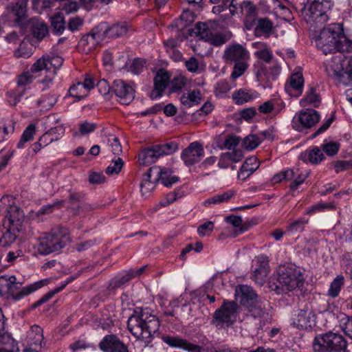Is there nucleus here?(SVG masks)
<instances>
[{
  "label": "nucleus",
  "instance_id": "nucleus-25",
  "mask_svg": "<svg viewBox=\"0 0 352 352\" xmlns=\"http://www.w3.org/2000/svg\"><path fill=\"white\" fill-rule=\"evenodd\" d=\"M252 47L256 50L254 55L259 59L258 60H262L265 63H272L274 58L273 52L266 43L254 42L252 43Z\"/></svg>",
  "mask_w": 352,
  "mask_h": 352
},
{
  "label": "nucleus",
  "instance_id": "nucleus-36",
  "mask_svg": "<svg viewBox=\"0 0 352 352\" xmlns=\"http://www.w3.org/2000/svg\"><path fill=\"white\" fill-rule=\"evenodd\" d=\"M249 312L251 316L256 319H258L260 322H264L268 317V314L266 312L263 305L256 300L252 304L247 306Z\"/></svg>",
  "mask_w": 352,
  "mask_h": 352
},
{
  "label": "nucleus",
  "instance_id": "nucleus-52",
  "mask_svg": "<svg viewBox=\"0 0 352 352\" xmlns=\"http://www.w3.org/2000/svg\"><path fill=\"white\" fill-rule=\"evenodd\" d=\"M248 67L249 64L248 61L243 60L242 62L234 63L233 71L230 75V78L232 80H235L239 78L245 73Z\"/></svg>",
  "mask_w": 352,
  "mask_h": 352
},
{
  "label": "nucleus",
  "instance_id": "nucleus-7",
  "mask_svg": "<svg viewBox=\"0 0 352 352\" xmlns=\"http://www.w3.org/2000/svg\"><path fill=\"white\" fill-rule=\"evenodd\" d=\"M326 72L329 76L344 85L352 82V59L342 54L333 56L326 62Z\"/></svg>",
  "mask_w": 352,
  "mask_h": 352
},
{
  "label": "nucleus",
  "instance_id": "nucleus-46",
  "mask_svg": "<svg viewBox=\"0 0 352 352\" xmlns=\"http://www.w3.org/2000/svg\"><path fill=\"white\" fill-rule=\"evenodd\" d=\"M52 31L56 34H61L65 29V21L61 13L54 14L51 19Z\"/></svg>",
  "mask_w": 352,
  "mask_h": 352
},
{
  "label": "nucleus",
  "instance_id": "nucleus-47",
  "mask_svg": "<svg viewBox=\"0 0 352 352\" xmlns=\"http://www.w3.org/2000/svg\"><path fill=\"white\" fill-rule=\"evenodd\" d=\"M127 25L124 23H116L109 27L108 25L109 38H118L126 34Z\"/></svg>",
  "mask_w": 352,
  "mask_h": 352
},
{
  "label": "nucleus",
  "instance_id": "nucleus-34",
  "mask_svg": "<svg viewBox=\"0 0 352 352\" xmlns=\"http://www.w3.org/2000/svg\"><path fill=\"white\" fill-rule=\"evenodd\" d=\"M253 73L258 82L263 83L270 81V75L265 64L257 60L253 65Z\"/></svg>",
  "mask_w": 352,
  "mask_h": 352
},
{
  "label": "nucleus",
  "instance_id": "nucleus-58",
  "mask_svg": "<svg viewBox=\"0 0 352 352\" xmlns=\"http://www.w3.org/2000/svg\"><path fill=\"white\" fill-rule=\"evenodd\" d=\"M294 175V172L289 170V169L280 171V173L274 175L272 178V182L273 184H278L283 181H290Z\"/></svg>",
  "mask_w": 352,
  "mask_h": 352
},
{
  "label": "nucleus",
  "instance_id": "nucleus-2",
  "mask_svg": "<svg viewBox=\"0 0 352 352\" xmlns=\"http://www.w3.org/2000/svg\"><path fill=\"white\" fill-rule=\"evenodd\" d=\"M127 327L134 337L149 344L158 331L160 322L148 309L136 308L127 320Z\"/></svg>",
  "mask_w": 352,
  "mask_h": 352
},
{
  "label": "nucleus",
  "instance_id": "nucleus-6",
  "mask_svg": "<svg viewBox=\"0 0 352 352\" xmlns=\"http://www.w3.org/2000/svg\"><path fill=\"white\" fill-rule=\"evenodd\" d=\"M69 241L67 229L56 228L38 239V252L43 255L59 251Z\"/></svg>",
  "mask_w": 352,
  "mask_h": 352
},
{
  "label": "nucleus",
  "instance_id": "nucleus-15",
  "mask_svg": "<svg viewBox=\"0 0 352 352\" xmlns=\"http://www.w3.org/2000/svg\"><path fill=\"white\" fill-rule=\"evenodd\" d=\"M27 2L28 0H16L6 6L7 13L14 18V21L19 26L27 24Z\"/></svg>",
  "mask_w": 352,
  "mask_h": 352
},
{
  "label": "nucleus",
  "instance_id": "nucleus-53",
  "mask_svg": "<svg viewBox=\"0 0 352 352\" xmlns=\"http://www.w3.org/2000/svg\"><path fill=\"white\" fill-rule=\"evenodd\" d=\"M124 166V162L120 157L113 159L111 163L107 166L106 173L112 175H118Z\"/></svg>",
  "mask_w": 352,
  "mask_h": 352
},
{
  "label": "nucleus",
  "instance_id": "nucleus-22",
  "mask_svg": "<svg viewBox=\"0 0 352 352\" xmlns=\"http://www.w3.org/2000/svg\"><path fill=\"white\" fill-rule=\"evenodd\" d=\"M151 171H153L157 181H160L167 187L171 186L179 180L178 177L173 175V171L168 168L155 166L151 168Z\"/></svg>",
  "mask_w": 352,
  "mask_h": 352
},
{
  "label": "nucleus",
  "instance_id": "nucleus-38",
  "mask_svg": "<svg viewBox=\"0 0 352 352\" xmlns=\"http://www.w3.org/2000/svg\"><path fill=\"white\" fill-rule=\"evenodd\" d=\"M181 102L186 107H191L197 105L201 100V93L199 91L193 90L184 94L180 98Z\"/></svg>",
  "mask_w": 352,
  "mask_h": 352
},
{
  "label": "nucleus",
  "instance_id": "nucleus-50",
  "mask_svg": "<svg viewBox=\"0 0 352 352\" xmlns=\"http://www.w3.org/2000/svg\"><path fill=\"white\" fill-rule=\"evenodd\" d=\"M187 83L188 79L184 76L182 74L175 76L170 82V91L177 92L180 91L186 86Z\"/></svg>",
  "mask_w": 352,
  "mask_h": 352
},
{
  "label": "nucleus",
  "instance_id": "nucleus-9",
  "mask_svg": "<svg viewBox=\"0 0 352 352\" xmlns=\"http://www.w3.org/2000/svg\"><path fill=\"white\" fill-rule=\"evenodd\" d=\"M177 149V144L174 142L156 144L141 151L138 161L141 165L147 166L155 162L162 156L173 154Z\"/></svg>",
  "mask_w": 352,
  "mask_h": 352
},
{
  "label": "nucleus",
  "instance_id": "nucleus-30",
  "mask_svg": "<svg viewBox=\"0 0 352 352\" xmlns=\"http://www.w3.org/2000/svg\"><path fill=\"white\" fill-rule=\"evenodd\" d=\"M257 263H264L263 267H258L255 269L253 274L254 280L258 284L262 285L269 272V261L267 257L261 255L257 257Z\"/></svg>",
  "mask_w": 352,
  "mask_h": 352
},
{
  "label": "nucleus",
  "instance_id": "nucleus-43",
  "mask_svg": "<svg viewBox=\"0 0 352 352\" xmlns=\"http://www.w3.org/2000/svg\"><path fill=\"white\" fill-rule=\"evenodd\" d=\"M30 70L34 75H37V77L40 75L39 74L43 71L45 72L50 71L51 67L48 65V56H43L38 59L32 65Z\"/></svg>",
  "mask_w": 352,
  "mask_h": 352
},
{
  "label": "nucleus",
  "instance_id": "nucleus-27",
  "mask_svg": "<svg viewBox=\"0 0 352 352\" xmlns=\"http://www.w3.org/2000/svg\"><path fill=\"white\" fill-rule=\"evenodd\" d=\"M88 94V74H85L83 82H78L72 85L69 89V96L74 98L76 101H79L87 97Z\"/></svg>",
  "mask_w": 352,
  "mask_h": 352
},
{
  "label": "nucleus",
  "instance_id": "nucleus-44",
  "mask_svg": "<svg viewBox=\"0 0 352 352\" xmlns=\"http://www.w3.org/2000/svg\"><path fill=\"white\" fill-rule=\"evenodd\" d=\"M344 279L342 275L337 276L331 283L327 295L331 298H336L339 296L340 290L344 285Z\"/></svg>",
  "mask_w": 352,
  "mask_h": 352
},
{
  "label": "nucleus",
  "instance_id": "nucleus-23",
  "mask_svg": "<svg viewBox=\"0 0 352 352\" xmlns=\"http://www.w3.org/2000/svg\"><path fill=\"white\" fill-rule=\"evenodd\" d=\"M235 297L236 300L246 307L255 302L257 298V296L252 288L245 285H239L236 288Z\"/></svg>",
  "mask_w": 352,
  "mask_h": 352
},
{
  "label": "nucleus",
  "instance_id": "nucleus-54",
  "mask_svg": "<svg viewBox=\"0 0 352 352\" xmlns=\"http://www.w3.org/2000/svg\"><path fill=\"white\" fill-rule=\"evenodd\" d=\"M146 67V61L142 58L134 59L128 66L129 71L134 74L141 73Z\"/></svg>",
  "mask_w": 352,
  "mask_h": 352
},
{
  "label": "nucleus",
  "instance_id": "nucleus-14",
  "mask_svg": "<svg viewBox=\"0 0 352 352\" xmlns=\"http://www.w3.org/2000/svg\"><path fill=\"white\" fill-rule=\"evenodd\" d=\"M254 11V9L251 6L248 8L249 15L245 17V24L247 29L250 30L254 24L256 25L254 31L256 35H263L265 37H269L272 30V22L266 18H261L258 19L257 23H255L254 16L251 14Z\"/></svg>",
  "mask_w": 352,
  "mask_h": 352
},
{
  "label": "nucleus",
  "instance_id": "nucleus-61",
  "mask_svg": "<svg viewBox=\"0 0 352 352\" xmlns=\"http://www.w3.org/2000/svg\"><path fill=\"white\" fill-rule=\"evenodd\" d=\"M36 77L37 75H34L29 69L19 76L17 85L25 87L27 85L30 84Z\"/></svg>",
  "mask_w": 352,
  "mask_h": 352
},
{
  "label": "nucleus",
  "instance_id": "nucleus-40",
  "mask_svg": "<svg viewBox=\"0 0 352 352\" xmlns=\"http://www.w3.org/2000/svg\"><path fill=\"white\" fill-rule=\"evenodd\" d=\"M72 280V278L70 277L65 281L63 282L62 284L56 287L54 289L47 292L41 298H40L38 301L35 302L32 305V309H36L42 304L47 302L50 299H51L55 294H58L60 291H62L67 284H69Z\"/></svg>",
  "mask_w": 352,
  "mask_h": 352
},
{
  "label": "nucleus",
  "instance_id": "nucleus-5",
  "mask_svg": "<svg viewBox=\"0 0 352 352\" xmlns=\"http://www.w3.org/2000/svg\"><path fill=\"white\" fill-rule=\"evenodd\" d=\"M332 6V0H307L302 12L305 21L314 30L320 28L329 20Z\"/></svg>",
  "mask_w": 352,
  "mask_h": 352
},
{
  "label": "nucleus",
  "instance_id": "nucleus-12",
  "mask_svg": "<svg viewBox=\"0 0 352 352\" xmlns=\"http://www.w3.org/2000/svg\"><path fill=\"white\" fill-rule=\"evenodd\" d=\"M320 120L318 111L313 109H305L296 113L292 120V126L297 131H302L314 126Z\"/></svg>",
  "mask_w": 352,
  "mask_h": 352
},
{
  "label": "nucleus",
  "instance_id": "nucleus-45",
  "mask_svg": "<svg viewBox=\"0 0 352 352\" xmlns=\"http://www.w3.org/2000/svg\"><path fill=\"white\" fill-rule=\"evenodd\" d=\"M235 86V83H229L226 80H221L214 87L215 96L219 98H225L230 89Z\"/></svg>",
  "mask_w": 352,
  "mask_h": 352
},
{
  "label": "nucleus",
  "instance_id": "nucleus-3",
  "mask_svg": "<svg viewBox=\"0 0 352 352\" xmlns=\"http://www.w3.org/2000/svg\"><path fill=\"white\" fill-rule=\"evenodd\" d=\"M304 276L300 269L293 263L280 265L277 270L276 283L273 288L278 294L294 291L302 286Z\"/></svg>",
  "mask_w": 352,
  "mask_h": 352
},
{
  "label": "nucleus",
  "instance_id": "nucleus-29",
  "mask_svg": "<svg viewBox=\"0 0 352 352\" xmlns=\"http://www.w3.org/2000/svg\"><path fill=\"white\" fill-rule=\"evenodd\" d=\"M0 352H19L17 343L5 329L0 331Z\"/></svg>",
  "mask_w": 352,
  "mask_h": 352
},
{
  "label": "nucleus",
  "instance_id": "nucleus-56",
  "mask_svg": "<svg viewBox=\"0 0 352 352\" xmlns=\"http://www.w3.org/2000/svg\"><path fill=\"white\" fill-rule=\"evenodd\" d=\"M65 200H56L51 204L43 206L38 211V214H48L53 212L54 208H59L65 204Z\"/></svg>",
  "mask_w": 352,
  "mask_h": 352
},
{
  "label": "nucleus",
  "instance_id": "nucleus-51",
  "mask_svg": "<svg viewBox=\"0 0 352 352\" xmlns=\"http://www.w3.org/2000/svg\"><path fill=\"white\" fill-rule=\"evenodd\" d=\"M25 90V87L18 85L15 90L9 91L8 93L9 103L12 106L16 105L24 95Z\"/></svg>",
  "mask_w": 352,
  "mask_h": 352
},
{
  "label": "nucleus",
  "instance_id": "nucleus-42",
  "mask_svg": "<svg viewBox=\"0 0 352 352\" xmlns=\"http://www.w3.org/2000/svg\"><path fill=\"white\" fill-rule=\"evenodd\" d=\"M309 223V219L300 217L292 221L287 226V231L291 234L302 232L305 226Z\"/></svg>",
  "mask_w": 352,
  "mask_h": 352
},
{
  "label": "nucleus",
  "instance_id": "nucleus-48",
  "mask_svg": "<svg viewBox=\"0 0 352 352\" xmlns=\"http://www.w3.org/2000/svg\"><path fill=\"white\" fill-rule=\"evenodd\" d=\"M36 133V126L34 124H30L23 131L20 140L17 144V148H22L26 142L33 140Z\"/></svg>",
  "mask_w": 352,
  "mask_h": 352
},
{
  "label": "nucleus",
  "instance_id": "nucleus-8",
  "mask_svg": "<svg viewBox=\"0 0 352 352\" xmlns=\"http://www.w3.org/2000/svg\"><path fill=\"white\" fill-rule=\"evenodd\" d=\"M313 348L314 352H346V342L341 335L329 332L316 336Z\"/></svg>",
  "mask_w": 352,
  "mask_h": 352
},
{
  "label": "nucleus",
  "instance_id": "nucleus-28",
  "mask_svg": "<svg viewBox=\"0 0 352 352\" xmlns=\"http://www.w3.org/2000/svg\"><path fill=\"white\" fill-rule=\"evenodd\" d=\"M258 95L254 90L239 89L232 94V100L236 104H243L256 99Z\"/></svg>",
  "mask_w": 352,
  "mask_h": 352
},
{
  "label": "nucleus",
  "instance_id": "nucleus-55",
  "mask_svg": "<svg viewBox=\"0 0 352 352\" xmlns=\"http://www.w3.org/2000/svg\"><path fill=\"white\" fill-rule=\"evenodd\" d=\"M260 143L259 138L255 135H250L243 139L242 144L245 149L251 151L256 148Z\"/></svg>",
  "mask_w": 352,
  "mask_h": 352
},
{
  "label": "nucleus",
  "instance_id": "nucleus-39",
  "mask_svg": "<svg viewBox=\"0 0 352 352\" xmlns=\"http://www.w3.org/2000/svg\"><path fill=\"white\" fill-rule=\"evenodd\" d=\"M320 102V96L316 93L315 88L313 87H309L305 97L300 100L302 105L309 104L314 107H318Z\"/></svg>",
  "mask_w": 352,
  "mask_h": 352
},
{
  "label": "nucleus",
  "instance_id": "nucleus-63",
  "mask_svg": "<svg viewBox=\"0 0 352 352\" xmlns=\"http://www.w3.org/2000/svg\"><path fill=\"white\" fill-rule=\"evenodd\" d=\"M308 160L312 164H318L323 160V153L318 147L308 151Z\"/></svg>",
  "mask_w": 352,
  "mask_h": 352
},
{
  "label": "nucleus",
  "instance_id": "nucleus-31",
  "mask_svg": "<svg viewBox=\"0 0 352 352\" xmlns=\"http://www.w3.org/2000/svg\"><path fill=\"white\" fill-rule=\"evenodd\" d=\"M157 182L156 176L153 171H151V168L144 174L140 183V190L143 195H146L151 192L155 188Z\"/></svg>",
  "mask_w": 352,
  "mask_h": 352
},
{
  "label": "nucleus",
  "instance_id": "nucleus-1",
  "mask_svg": "<svg viewBox=\"0 0 352 352\" xmlns=\"http://www.w3.org/2000/svg\"><path fill=\"white\" fill-rule=\"evenodd\" d=\"M316 47L324 54L336 50L349 52L352 49V41L348 39L340 23H332L324 27L314 38Z\"/></svg>",
  "mask_w": 352,
  "mask_h": 352
},
{
  "label": "nucleus",
  "instance_id": "nucleus-13",
  "mask_svg": "<svg viewBox=\"0 0 352 352\" xmlns=\"http://www.w3.org/2000/svg\"><path fill=\"white\" fill-rule=\"evenodd\" d=\"M316 323V316L312 307L307 304L297 311L292 319L291 325L298 329L311 330Z\"/></svg>",
  "mask_w": 352,
  "mask_h": 352
},
{
  "label": "nucleus",
  "instance_id": "nucleus-20",
  "mask_svg": "<svg viewBox=\"0 0 352 352\" xmlns=\"http://www.w3.org/2000/svg\"><path fill=\"white\" fill-rule=\"evenodd\" d=\"M99 346L104 352H129L127 346L114 335L106 336Z\"/></svg>",
  "mask_w": 352,
  "mask_h": 352
},
{
  "label": "nucleus",
  "instance_id": "nucleus-24",
  "mask_svg": "<svg viewBox=\"0 0 352 352\" xmlns=\"http://www.w3.org/2000/svg\"><path fill=\"white\" fill-rule=\"evenodd\" d=\"M27 23L32 35L38 41L42 40L48 35L49 28L44 21L34 17L28 21Z\"/></svg>",
  "mask_w": 352,
  "mask_h": 352
},
{
  "label": "nucleus",
  "instance_id": "nucleus-57",
  "mask_svg": "<svg viewBox=\"0 0 352 352\" xmlns=\"http://www.w3.org/2000/svg\"><path fill=\"white\" fill-rule=\"evenodd\" d=\"M131 277L132 276L129 274L118 275L111 280L110 287L113 289L120 287L122 285L127 283L131 278Z\"/></svg>",
  "mask_w": 352,
  "mask_h": 352
},
{
  "label": "nucleus",
  "instance_id": "nucleus-21",
  "mask_svg": "<svg viewBox=\"0 0 352 352\" xmlns=\"http://www.w3.org/2000/svg\"><path fill=\"white\" fill-rule=\"evenodd\" d=\"M170 82V75L164 69H160L154 78V89L151 93L153 99L160 98L163 94Z\"/></svg>",
  "mask_w": 352,
  "mask_h": 352
},
{
  "label": "nucleus",
  "instance_id": "nucleus-59",
  "mask_svg": "<svg viewBox=\"0 0 352 352\" xmlns=\"http://www.w3.org/2000/svg\"><path fill=\"white\" fill-rule=\"evenodd\" d=\"M56 98L54 95L43 96L38 100L36 103L38 106H42L45 109H51L56 102Z\"/></svg>",
  "mask_w": 352,
  "mask_h": 352
},
{
  "label": "nucleus",
  "instance_id": "nucleus-37",
  "mask_svg": "<svg viewBox=\"0 0 352 352\" xmlns=\"http://www.w3.org/2000/svg\"><path fill=\"white\" fill-rule=\"evenodd\" d=\"M294 172V175L290 181L292 182L290 184L292 189H296L300 184H302L305 179L309 176V172L307 170H303L299 168H294L289 169Z\"/></svg>",
  "mask_w": 352,
  "mask_h": 352
},
{
  "label": "nucleus",
  "instance_id": "nucleus-64",
  "mask_svg": "<svg viewBox=\"0 0 352 352\" xmlns=\"http://www.w3.org/2000/svg\"><path fill=\"white\" fill-rule=\"evenodd\" d=\"M340 327L346 335L352 339V317L344 316L341 318Z\"/></svg>",
  "mask_w": 352,
  "mask_h": 352
},
{
  "label": "nucleus",
  "instance_id": "nucleus-32",
  "mask_svg": "<svg viewBox=\"0 0 352 352\" xmlns=\"http://www.w3.org/2000/svg\"><path fill=\"white\" fill-rule=\"evenodd\" d=\"M285 108L284 102L278 103L276 100H269L258 106V111L263 114H278Z\"/></svg>",
  "mask_w": 352,
  "mask_h": 352
},
{
  "label": "nucleus",
  "instance_id": "nucleus-26",
  "mask_svg": "<svg viewBox=\"0 0 352 352\" xmlns=\"http://www.w3.org/2000/svg\"><path fill=\"white\" fill-rule=\"evenodd\" d=\"M259 167V162L255 156H252L245 160L238 172V178L245 180Z\"/></svg>",
  "mask_w": 352,
  "mask_h": 352
},
{
  "label": "nucleus",
  "instance_id": "nucleus-19",
  "mask_svg": "<svg viewBox=\"0 0 352 352\" xmlns=\"http://www.w3.org/2000/svg\"><path fill=\"white\" fill-rule=\"evenodd\" d=\"M224 58L227 61L232 63L248 61L250 54L248 51L239 44L232 45L226 48Z\"/></svg>",
  "mask_w": 352,
  "mask_h": 352
},
{
  "label": "nucleus",
  "instance_id": "nucleus-4",
  "mask_svg": "<svg viewBox=\"0 0 352 352\" xmlns=\"http://www.w3.org/2000/svg\"><path fill=\"white\" fill-rule=\"evenodd\" d=\"M48 283V279H43L21 288L22 283L17 281L14 276H0V295L6 298L12 297L14 300H19Z\"/></svg>",
  "mask_w": 352,
  "mask_h": 352
},
{
  "label": "nucleus",
  "instance_id": "nucleus-33",
  "mask_svg": "<svg viewBox=\"0 0 352 352\" xmlns=\"http://www.w3.org/2000/svg\"><path fill=\"white\" fill-rule=\"evenodd\" d=\"M6 230L0 236V246L3 248L10 247L14 243L18 236V233L21 230H14L10 226H3Z\"/></svg>",
  "mask_w": 352,
  "mask_h": 352
},
{
  "label": "nucleus",
  "instance_id": "nucleus-49",
  "mask_svg": "<svg viewBox=\"0 0 352 352\" xmlns=\"http://www.w3.org/2000/svg\"><path fill=\"white\" fill-rule=\"evenodd\" d=\"M234 193L232 191L223 192L222 194H217L212 197L208 199L204 202L205 206H209L211 204H219L221 203L228 201Z\"/></svg>",
  "mask_w": 352,
  "mask_h": 352
},
{
  "label": "nucleus",
  "instance_id": "nucleus-10",
  "mask_svg": "<svg viewBox=\"0 0 352 352\" xmlns=\"http://www.w3.org/2000/svg\"><path fill=\"white\" fill-rule=\"evenodd\" d=\"M8 197L0 201V208L4 209L2 226H10L14 230H21L25 214L21 208L15 204H6Z\"/></svg>",
  "mask_w": 352,
  "mask_h": 352
},
{
  "label": "nucleus",
  "instance_id": "nucleus-16",
  "mask_svg": "<svg viewBox=\"0 0 352 352\" xmlns=\"http://www.w3.org/2000/svg\"><path fill=\"white\" fill-rule=\"evenodd\" d=\"M204 156V146L197 141L191 142L181 153V158L187 166L198 163Z\"/></svg>",
  "mask_w": 352,
  "mask_h": 352
},
{
  "label": "nucleus",
  "instance_id": "nucleus-60",
  "mask_svg": "<svg viewBox=\"0 0 352 352\" xmlns=\"http://www.w3.org/2000/svg\"><path fill=\"white\" fill-rule=\"evenodd\" d=\"M108 144L111 148L113 154L119 155L122 153V146L120 143L119 139L116 136L110 135L108 137Z\"/></svg>",
  "mask_w": 352,
  "mask_h": 352
},
{
  "label": "nucleus",
  "instance_id": "nucleus-11",
  "mask_svg": "<svg viewBox=\"0 0 352 352\" xmlns=\"http://www.w3.org/2000/svg\"><path fill=\"white\" fill-rule=\"evenodd\" d=\"M236 310L237 305L234 302L224 301L221 307L214 311L212 324L218 329L231 326L236 319Z\"/></svg>",
  "mask_w": 352,
  "mask_h": 352
},
{
  "label": "nucleus",
  "instance_id": "nucleus-18",
  "mask_svg": "<svg viewBox=\"0 0 352 352\" xmlns=\"http://www.w3.org/2000/svg\"><path fill=\"white\" fill-rule=\"evenodd\" d=\"M112 88L122 104H128L134 98L133 87L122 80H115Z\"/></svg>",
  "mask_w": 352,
  "mask_h": 352
},
{
  "label": "nucleus",
  "instance_id": "nucleus-35",
  "mask_svg": "<svg viewBox=\"0 0 352 352\" xmlns=\"http://www.w3.org/2000/svg\"><path fill=\"white\" fill-rule=\"evenodd\" d=\"M89 35L96 44L100 43L106 37H109L108 24L104 22L99 23L92 29Z\"/></svg>",
  "mask_w": 352,
  "mask_h": 352
},
{
  "label": "nucleus",
  "instance_id": "nucleus-41",
  "mask_svg": "<svg viewBox=\"0 0 352 352\" xmlns=\"http://www.w3.org/2000/svg\"><path fill=\"white\" fill-rule=\"evenodd\" d=\"M164 342L172 347L179 348L189 351L192 344L179 337L166 336L163 338Z\"/></svg>",
  "mask_w": 352,
  "mask_h": 352
},
{
  "label": "nucleus",
  "instance_id": "nucleus-17",
  "mask_svg": "<svg viewBox=\"0 0 352 352\" xmlns=\"http://www.w3.org/2000/svg\"><path fill=\"white\" fill-rule=\"evenodd\" d=\"M304 78L300 71L294 72L285 85V91L292 97L300 96L303 91Z\"/></svg>",
  "mask_w": 352,
  "mask_h": 352
},
{
  "label": "nucleus",
  "instance_id": "nucleus-62",
  "mask_svg": "<svg viewBox=\"0 0 352 352\" xmlns=\"http://www.w3.org/2000/svg\"><path fill=\"white\" fill-rule=\"evenodd\" d=\"M226 41V36L223 34H216L212 31L206 41L210 43L213 45L218 46L225 43Z\"/></svg>",
  "mask_w": 352,
  "mask_h": 352
}]
</instances>
